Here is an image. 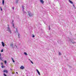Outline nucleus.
Segmentation results:
<instances>
[{
	"instance_id": "obj_1",
	"label": "nucleus",
	"mask_w": 76,
	"mask_h": 76,
	"mask_svg": "<svg viewBox=\"0 0 76 76\" xmlns=\"http://www.w3.org/2000/svg\"><path fill=\"white\" fill-rule=\"evenodd\" d=\"M28 16H30V17H31V16H33V14H32L31 13V12H30L28 11Z\"/></svg>"
},
{
	"instance_id": "obj_2",
	"label": "nucleus",
	"mask_w": 76,
	"mask_h": 76,
	"mask_svg": "<svg viewBox=\"0 0 76 76\" xmlns=\"http://www.w3.org/2000/svg\"><path fill=\"white\" fill-rule=\"evenodd\" d=\"M7 31H8V32H9L10 34H12V31L10 30V28L9 27H7Z\"/></svg>"
},
{
	"instance_id": "obj_3",
	"label": "nucleus",
	"mask_w": 76,
	"mask_h": 76,
	"mask_svg": "<svg viewBox=\"0 0 76 76\" xmlns=\"http://www.w3.org/2000/svg\"><path fill=\"white\" fill-rule=\"evenodd\" d=\"M40 3H41L42 4H44V1L43 0H40Z\"/></svg>"
},
{
	"instance_id": "obj_4",
	"label": "nucleus",
	"mask_w": 76,
	"mask_h": 76,
	"mask_svg": "<svg viewBox=\"0 0 76 76\" xmlns=\"http://www.w3.org/2000/svg\"><path fill=\"white\" fill-rule=\"evenodd\" d=\"M20 68L21 69L23 70V69H24L25 67L23 66H22L21 67H20Z\"/></svg>"
},
{
	"instance_id": "obj_5",
	"label": "nucleus",
	"mask_w": 76,
	"mask_h": 76,
	"mask_svg": "<svg viewBox=\"0 0 76 76\" xmlns=\"http://www.w3.org/2000/svg\"><path fill=\"white\" fill-rule=\"evenodd\" d=\"M3 72H4V73H8V71L7 70H4Z\"/></svg>"
},
{
	"instance_id": "obj_6",
	"label": "nucleus",
	"mask_w": 76,
	"mask_h": 76,
	"mask_svg": "<svg viewBox=\"0 0 76 76\" xmlns=\"http://www.w3.org/2000/svg\"><path fill=\"white\" fill-rule=\"evenodd\" d=\"M36 71H37V72L38 73V74L39 75H40V72H39L38 70V69H36Z\"/></svg>"
},
{
	"instance_id": "obj_7",
	"label": "nucleus",
	"mask_w": 76,
	"mask_h": 76,
	"mask_svg": "<svg viewBox=\"0 0 76 76\" xmlns=\"http://www.w3.org/2000/svg\"><path fill=\"white\" fill-rule=\"evenodd\" d=\"M1 43L3 47H4V45H5V44H4V43L3 42H2Z\"/></svg>"
},
{
	"instance_id": "obj_8",
	"label": "nucleus",
	"mask_w": 76,
	"mask_h": 76,
	"mask_svg": "<svg viewBox=\"0 0 76 76\" xmlns=\"http://www.w3.org/2000/svg\"><path fill=\"white\" fill-rule=\"evenodd\" d=\"M69 42H71V40H73V39H70V38H69Z\"/></svg>"
},
{
	"instance_id": "obj_9",
	"label": "nucleus",
	"mask_w": 76,
	"mask_h": 76,
	"mask_svg": "<svg viewBox=\"0 0 76 76\" xmlns=\"http://www.w3.org/2000/svg\"><path fill=\"white\" fill-rule=\"evenodd\" d=\"M10 46L11 47H12V48H13V44H11L10 45Z\"/></svg>"
},
{
	"instance_id": "obj_10",
	"label": "nucleus",
	"mask_w": 76,
	"mask_h": 76,
	"mask_svg": "<svg viewBox=\"0 0 76 76\" xmlns=\"http://www.w3.org/2000/svg\"><path fill=\"white\" fill-rule=\"evenodd\" d=\"M72 42V44H75L76 43L75 42H73L72 41V40H71V43Z\"/></svg>"
},
{
	"instance_id": "obj_11",
	"label": "nucleus",
	"mask_w": 76,
	"mask_h": 76,
	"mask_svg": "<svg viewBox=\"0 0 76 76\" xmlns=\"http://www.w3.org/2000/svg\"><path fill=\"white\" fill-rule=\"evenodd\" d=\"M22 8L23 9L22 10L23 11V10H24V9H25V8H24V6H22Z\"/></svg>"
},
{
	"instance_id": "obj_12",
	"label": "nucleus",
	"mask_w": 76,
	"mask_h": 76,
	"mask_svg": "<svg viewBox=\"0 0 76 76\" xmlns=\"http://www.w3.org/2000/svg\"><path fill=\"white\" fill-rule=\"evenodd\" d=\"M4 0H2V4L3 5H4Z\"/></svg>"
},
{
	"instance_id": "obj_13",
	"label": "nucleus",
	"mask_w": 76,
	"mask_h": 76,
	"mask_svg": "<svg viewBox=\"0 0 76 76\" xmlns=\"http://www.w3.org/2000/svg\"><path fill=\"white\" fill-rule=\"evenodd\" d=\"M24 54H25V55H26V56H27V55H28V54L26 52H24Z\"/></svg>"
},
{
	"instance_id": "obj_14",
	"label": "nucleus",
	"mask_w": 76,
	"mask_h": 76,
	"mask_svg": "<svg viewBox=\"0 0 76 76\" xmlns=\"http://www.w3.org/2000/svg\"><path fill=\"white\" fill-rule=\"evenodd\" d=\"M18 1H19V0H16L15 1L16 3H18Z\"/></svg>"
},
{
	"instance_id": "obj_15",
	"label": "nucleus",
	"mask_w": 76,
	"mask_h": 76,
	"mask_svg": "<svg viewBox=\"0 0 76 76\" xmlns=\"http://www.w3.org/2000/svg\"><path fill=\"white\" fill-rule=\"evenodd\" d=\"M15 29L16 30V32L18 33V28H16Z\"/></svg>"
},
{
	"instance_id": "obj_16",
	"label": "nucleus",
	"mask_w": 76,
	"mask_h": 76,
	"mask_svg": "<svg viewBox=\"0 0 76 76\" xmlns=\"http://www.w3.org/2000/svg\"><path fill=\"white\" fill-rule=\"evenodd\" d=\"M69 2L71 4H73V2L71 1H70Z\"/></svg>"
},
{
	"instance_id": "obj_17",
	"label": "nucleus",
	"mask_w": 76,
	"mask_h": 76,
	"mask_svg": "<svg viewBox=\"0 0 76 76\" xmlns=\"http://www.w3.org/2000/svg\"><path fill=\"white\" fill-rule=\"evenodd\" d=\"M18 35L19 38H20V34H19V33H18Z\"/></svg>"
},
{
	"instance_id": "obj_18",
	"label": "nucleus",
	"mask_w": 76,
	"mask_h": 76,
	"mask_svg": "<svg viewBox=\"0 0 76 76\" xmlns=\"http://www.w3.org/2000/svg\"><path fill=\"white\" fill-rule=\"evenodd\" d=\"M23 14H25V13H26V12H25V11H24V10H23Z\"/></svg>"
},
{
	"instance_id": "obj_19",
	"label": "nucleus",
	"mask_w": 76,
	"mask_h": 76,
	"mask_svg": "<svg viewBox=\"0 0 76 76\" xmlns=\"http://www.w3.org/2000/svg\"><path fill=\"white\" fill-rule=\"evenodd\" d=\"M32 37H33V38H34V37H35V35H34V34H32Z\"/></svg>"
},
{
	"instance_id": "obj_20",
	"label": "nucleus",
	"mask_w": 76,
	"mask_h": 76,
	"mask_svg": "<svg viewBox=\"0 0 76 76\" xmlns=\"http://www.w3.org/2000/svg\"><path fill=\"white\" fill-rule=\"evenodd\" d=\"M1 68H4V67H5V66H3V65H2L1 66Z\"/></svg>"
},
{
	"instance_id": "obj_21",
	"label": "nucleus",
	"mask_w": 76,
	"mask_h": 76,
	"mask_svg": "<svg viewBox=\"0 0 76 76\" xmlns=\"http://www.w3.org/2000/svg\"><path fill=\"white\" fill-rule=\"evenodd\" d=\"M4 63L5 64H6V63H7V61L6 60L4 61Z\"/></svg>"
},
{
	"instance_id": "obj_22",
	"label": "nucleus",
	"mask_w": 76,
	"mask_h": 76,
	"mask_svg": "<svg viewBox=\"0 0 76 76\" xmlns=\"http://www.w3.org/2000/svg\"><path fill=\"white\" fill-rule=\"evenodd\" d=\"M58 53H59V54H58L59 56H61V53L60 52H59Z\"/></svg>"
},
{
	"instance_id": "obj_23",
	"label": "nucleus",
	"mask_w": 76,
	"mask_h": 76,
	"mask_svg": "<svg viewBox=\"0 0 76 76\" xmlns=\"http://www.w3.org/2000/svg\"><path fill=\"white\" fill-rule=\"evenodd\" d=\"M12 25L14 27V26H15V25L13 23H12Z\"/></svg>"
},
{
	"instance_id": "obj_24",
	"label": "nucleus",
	"mask_w": 76,
	"mask_h": 76,
	"mask_svg": "<svg viewBox=\"0 0 76 76\" xmlns=\"http://www.w3.org/2000/svg\"><path fill=\"white\" fill-rule=\"evenodd\" d=\"M0 9L1 11H3V10H2V7H0Z\"/></svg>"
},
{
	"instance_id": "obj_25",
	"label": "nucleus",
	"mask_w": 76,
	"mask_h": 76,
	"mask_svg": "<svg viewBox=\"0 0 76 76\" xmlns=\"http://www.w3.org/2000/svg\"><path fill=\"white\" fill-rule=\"evenodd\" d=\"M3 59V58H1L0 57V59L1 60H2V59Z\"/></svg>"
},
{
	"instance_id": "obj_26",
	"label": "nucleus",
	"mask_w": 76,
	"mask_h": 76,
	"mask_svg": "<svg viewBox=\"0 0 76 76\" xmlns=\"http://www.w3.org/2000/svg\"><path fill=\"white\" fill-rule=\"evenodd\" d=\"M49 30H50V29H51V28H50V26H49Z\"/></svg>"
},
{
	"instance_id": "obj_27",
	"label": "nucleus",
	"mask_w": 76,
	"mask_h": 76,
	"mask_svg": "<svg viewBox=\"0 0 76 76\" xmlns=\"http://www.w3.org/2000/svg\"><path fill=\"white\" fill-rule=\"evenodd\" d=\"M4 76H7V75L5 74V73H4Z\"/></svg>"
},
{
	"instance_id": "obj_28",
	"label": "nucleus",
	"mask_w": 76,
	"mask_h": 76,
	"mask_svg": "<svg viewBox=\"0 0 76 76\" xmlns=\"http://www.w3.org/2000/svg\"><path fill=\"white\" fill-rule=\"evenodd\" d=\"M30 62H31V63H32V64H34V63H33V62H32V61H30Z\"/></svg>"
},
{
	"instance_id": "obj_29",
	"label": "nucleus",
	"mask_w": 76,
	"mask_h": 76,
	"mask_svg": "<svg viewBox=\"0 0 76 76\" xmlns=\"http://www.w3.org/2000/svg\"><path fill=\"white\" fill-rule=\"evenodd\" d=\"M12 9H13V10H14V9H15V8L14 7H12Z\"/></svg>"
},
{
	"instance_id": "obj_30",
	"label": "nucleus",
	"mask_w": 76,
	"mask_h": 76,
	"mask_svg": "<svg viewBox=\"0 0 76 76\" xmlns=\"http://www.w3.org/2000/svg\"><path fill=\"white\" fill-rule=\"evenodd\" d=\"M1 52H3V49H2L1 50Z\"/></svg>"
},
{
	"instance_id": "obj_31",
	"label": "nucleus",
	"mask_w": 76,
	"mask_h": 76,
	"mask_svg": "<svg viewBox=\"0 0 76 76\" xmlns=\"http://www.w3.org/2000/svg\"><path fill=\"white\" fill-rule=\"evenodd\" d=\"M11 59H12V60L13 61V60H14L13 59V58L11 57Z\"/></svg>"
},
{
	"instance_id": "obj_32",
	"label": "nucleus",
	"mask_w": 76,
	"mask_h": 76,
	"mask_svg": "<svg viewBox=\"0 0 76 76\" xmlns=\"http://www.w3.org/2000/svg\"><path fill=\"white\" fill-rule=\"evenodd\" d=\"M1 65H2V66H3V63H1Z\"/></svg>"
},
{
	"instance_id": "obj_33",
	"label": "nucleus",
	"mask_w": 76,
	"mask_h": 76,
	"mask_svg": "<svg viewBox=\"0 0 76 76\" xmlns=\"http://www.w3.org/2000/svg\"><path fill=\"white\" fill-rule=\"evenodd\" d=\"M15 47H16V48H18V46H16V45H15Z\"/></svg>"
},
{
	"instance_id": "obj_34",
	"label": "nucleus",
	"mask_w": 76,
	"mask_h": 76,
	"mask_svg": "<svg viewBox=\"0 0 76 76\" xmlns=\"http://www.w3.org/2000/svg\"><path fill=\"white\" fill-rule=\"evenodd\" d=\"M12 61H13V62L14 63H15V61H14V60H12Z\"/></svg>"
},
{
	"instance_id": "obj_35",
	"label": "nucleus",
	"mask_w": 76,
	"mask_h": 76,
	"mask_svg": "<svg viewBox=\"0 0 76 76\" xmlns=\"http://www.w3.org/2000/svg\"><path fill=\"white\" fill-rule=\"evenodd\" d=\"M16 74H18V72H16Z\"/></svg>"
},
{
	"instance_id": "obj_36",
	"label": "nucleus",
	"mask_w": 76,
	"mask_h": 76,
	"mask_svg": "<svg viewBox=\"0 0 76 76\" xmlns=\"http://www.w3.org/2000/svg\"><path fill=\"white\" fill-rule=\"evenodd\" d=\"M1 53H0V57H1Z\"/></svg>"
},
{
	"instance_id": "obj_37",
	"label": "nucleus",
	"mask_w": 76,
	"mask_h": 76,
	"mask_svg": "<svg viewBox=\"0 0 76 76\" xmlns=\"http://www.w3.org/2000/svg\"><path fill=\"white\" fill-rule=\"evenodd\" d=\"M12 23H13V22H14V21L13 20H12Z\"/></svg>"
},
{
	"instance_id": "obj_38",
	"label": "nucleus",
	"mask_w": 76,
	"mask_h": 76,
	"mask_svg": "<svg viewBox=\"0 0 76 76\" xmlns=\"http://www.w3.org/2000/svg\"><path fill=\"white\" fill-rule=\"evenodd\" d=\"M69 68H72V66H69Z\"/></svg>"
},
{
	"instance_id": "obj_39",
	"label": "nucleus",
	"mask_w": 76,
	"mask_h": 76,
	"mask_svg": "<svg viewBox=\"0 0 76 76\" xmlns=\"http://www.w3.org/2000/svg\"><path fill=\"white\" fill-rule=\"evenodd\" d=\"M1 60L2 61H4V60H2V59Z\"/></svg>"
},
{
	"instance_id": "obj_40",
	"label": "nucleus",
	"mask_w": 76,
	"mask_h": 76,
	"mask_svg": "<svg viewBox=\"0 0 76 76\" xmlns=\"http://www.w3.org/2000/svg\"><path fill=\"white\" fill-rule=\"evenodd\" d=\"M73 6L74 7H75V5H73Z\"/></svg>"
},
{
	"instance_id": "obj_41",
	"label": "nucleus",
	"mask_w": 76,
	"mask_h": 76,
	"mask_svg": "<svg viewBox=\"0 0 76 76\" xmlns=\"http://www.w3.org/2000/svg\"><path fill=\"white\" fill-rule=\"evenodd\" d=\"M69 2H70V1H71L70 0H69Z\"/></svg>"
},
{
	"instance_id": "obj_42",
	"label": "nucleus",
	"mask_w": 76,
	"mask_h": 76,
	"mask_svg": "<svg viewBox=\"0 0 76 76\" xmlns=\"http://www.w3.org/2000/svg\"><path fill=\"white\" fill-rule=\"evenodd\" d=\"M12 70V69H11V70Z\"/></svg>"
},
{
	"instance_id": "obj_43",
	"label": "nucleus",
	"mask_w": 76,
	"mask_h": 76,
	"mask_svg": "<svg viewBox=\"0 0 76 76\" xmlns=\"http://www.w3.org/2000/svg\"><path fill=\"white\" fill-rule=\"evenodd\" d=\"M14 27V28H15V27H14H14Z\"/></svg>"
},
{
	"instance_id": "obj_44",
	"label": "nucleus",
	"mask_w": 76,
	"mask_h": 76,
	"mask_svg": "<svg viewBox=\"0 0 76 76\" xmlns=\"http://www.w3.org/2000/svg\"><path fill=\"white\" fill-rule=\"evenodd\" d=\"M5 7H6V6H5Z\"/></svg>"
},
{
	"instance_id": "obj_45",
	"label": "nucleus",
	"mask_w": 76,
	"mask_h": 76,
	"mask_svg": "<svg viewBox=\"0 0 76 76\" xmlns=\"http://www.w3.org/2000/svg\"><path fill=\"white\" fill-rule=\"evenodd\" d=\"M8 26H9V25H8Z\"/></svg>"
}]
</instances>
